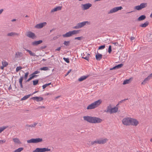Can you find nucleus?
<instances>
[{
	"label": "nucleus",
	"instance_id": "obj_19",
	"mask_svg": "<svg viewBox=\"0 0 152 152\" xmlns=\"http://www.w3.org/2000/svg\"><path fill=\"white\" fill-rule=\"evenodd\" d=\"M32 99L34 100H35L38 102L42 101L43 99V98L42 97H39L37 96L33 97L32 98Z\"/></svg>",
	"mask_w": 152,
	"mask_h": 152
},
{
	"label": "nucleus",
	"instance_id": "obj_10",
	"mask_svg": "<svg viewBox=\"0 0 152 152\" xmlns=\"http://www.w3.org/2000/svg\"><path fill=\"white\" fill-rule=\"evenodd\" d=\"M26 35L27 37L33 39L37 38V36L35 34L31 31L27 32Z\"/></svg>",
	"mask_w": 152,
	"mask_h": 152
},
{
	"label": "nucleus",
	"instance_id": "obj_56",
	"mask_svg": "<svg viewBox=\"0 0 152 152\" xmlns=\"http://www.w3.org/2000/svg\"><path fill=\"white\" fill-rule=\"evenodd\" d=\"M148 77L150 79L152 77V73L148 76Z\"/></svg>",
	"mask_w": 152,
	"mask_h": 152
},
{
	"label": "nucleus",
	"instance_id": "obj_44",
	"mask_svg": "<svg viewBox=\"0 0 152 152\" xmlns=\"http://www.w3.org/2000/svg\"><path fill=\"white\" fill-rule=\"evenodd\" d=\"M22 68L21 66H18L17 67L16 69V71L18 72L19 70L21 69Z\"/></svg>",
	"mask_w": 152,
	"mask_h": 152
},
{
	"label": "nucleus",
	"instance_id": "obj_61",
	"mask_svg": "<svg viewBox=\"0 0 152 152\" xmlns=\"http://www.w3.org/2000/svg\"><path fill=\"white\" fill-rule=\"evenodd\" d=\"M5 67L4 66H3L2 65V66H0V68L2 69L3 70L4 69V67Z\"/></svg>",
	"mask_w": 152,
	"mask_h": 152
},
{
	"label": "nucleus",
	"instance_id": "obj_26",
	"mask_svg": "<svg viewBox=\"0 0 152 152\" xmlns=\"http://www.w3.org/2000/svg\"><path fill=\"white\" fill-rule=\"evenodd\" d=\"M26 50L28 52L29 54L31 56H36V55L34 53H33L31 51L29 50H28V49H26ZM37 56V57H38V56Z\"/></svg>",
	"mask_w": 152,
	"mask_h": 152
},
{
	"label": "nucleus",
	"instance_id": "obj_5",
	"mask_svg": "<svg viewBox=\"0 0 152 152\" xmlns=\"http://www.w3.org/2000/svg\"><path fill=\"white\" fill-rule=\"evenodd\" d=\"M86 24L89 25L90 23L88 21H84L81 23H78L76 25L74 26L73 28L74 29H78L83 27Z\"/></svg>",
	"mask_w": 152,
	"mask_h": 152
},
{
	"label": "nucleus",
	"instance_id": "obj_29",
	"mask_svg": "<svg viewBox=\"0 0 152 152\" xmlns=\"http://www.w3.org/2000/svg\"><path fill=\"white\" fill-rule=\"evenodd\" d=\"M31 94H30L26 95L23 96L22 98L21 99V100H26L31 95Z\"/></svg>",
	"mask_w": 152,
	"mask_h": 152
},
{
	"label": "nucleus",
	"instance_id": "obj_11",
	"mask_svg": "<svg viewBox=\"0 0 152 152\" xmlns=\"http://www.w3.org/2000/svg\"><path fill=\"white\" fill-rule=\"evenodd\" d=\"M123 8L121 6L116 7L111 9L108 12L109 14L113 13L119 10H122Z\"/></svg>",
	"mask_w": 152,
	"mask_h": 152
},
{
	"label": "nucleus",
	"instance_id": "obj_62",
	"mask_svg": "<svg viewBox=\"0 0 152 152\" xmlns=\"http://www.w3.org/2000/svg\"><path fill=\"white\" fill-rule=\"evenodd\" d=\"M31 75H32V76H33V78L34 77H37V75H32V74Z\"/></svg>",
	"mask_w": 152,
	"mask_h": 152
},
{
	"label": "nucleus",
	"instance_id": "obj_47",
	"mask_svg": "<svg viewBox=\"0 0 152 152\" xmlns=\"http://www.w3.org/2000/svg\"><path fill=\"white\" fill-rule=\"evenodd\" d=\"M83 37H76L75 38V39H77L79 40H80L83 39Z\"/></svg>",
	"mask_w": 152,
	"mask_h": 152
},
{
	"label": "nucleus",
	"instance_id": "obj_64",
	"mask_svg": "<svg viewBox=\"0 0 152 152\" xmlns=\"http://www.w3.org/2000/svg\"><path fill=\"white\" fill-rule=\"evenodd\" d=\"M39 108H45V107L44 106H40Z\"/></svg>",
	"mask_w": 152,
	"mask_h": 152
},
{
	"label": "nucleus",
	"instance_id": "obj_38",
	"mask_svg": "<svg viewBox=\"0 0 152 152\" xmlns=\"http://www.w3.org/2000/svg\"><path fill=\"white\" fill-rule=\"evenodd\" d=\"M123 65L122 64H119L117 66H116V68L117 69H120L121 68Z\"/></svg>",
	"mask_w": 152,
	"mask_h": 152
},
{
	"label": "nucleus",
	"instance_id": "obj_45",
	"mask_svg": "<svg viewBox=\"0 0 152 152\" xmlns=\"http://www.w3.org/2000/svg\"><path fill=\"white\" fill-rule=\"evenodd\" d=\"M63 59L67 63L69 62V59L68 58H66L65 57H64Z\"/></svg>",
	"mask_w": 152,
	"mask_h": 152
},
{
	"label": "nucleus",
	"instance_id": "obj_7",
	"mask_svg": "<svg viewBox=\"0 0 152 152\" xmlns=\"http://www.w3.org/2000/svg\"><path fill=\"white\" fill-rule=\"evenodd\" d=\"M131 118H125L122 120V122L123 124L126 126H129L130 125Z\"/></svg>",
	"mask_w": 152,
	"mask_h": 152
},
{
	"label": "nucleus",
	"instance_id": "obj_54",
	"mask_svg": "<svg viewBox=\"0 0 152 152\" xmlns=\"http://www.w3.org/2000/svg\"><path fill=\"white\" fill-rule=\"evenodd\" d=\"M71 69H70L68 71V72H67V73H66V74L65 75V76L66 77V76H67L69 73L70 72H71Z\"/></svg>",
	"mask_w": 152,
	"mask_h": 152
},
{
	"label": "nucleus",
	"instance_id": "obj_32",
	"mask_svg": "<svg viewBox=\"0 0 152 152\" xmlns=\"http://www.w3.org/2000/svg\"><path fill=\"white\" fill-rule=\"evenodd\" d=\"M37 124V123H34V124H32L30 125H26V126L28 127H34Z\"/></svg>",
	"mask_w": 152,
	"mask_h": 152
},
{
	"label": "nucleus",
	"instance_id": "obj_34",
	"mask_svg": "<svg viewBox=\"0 0 152 152\" xmlns=\"http://www.w3.org/2000/svg\"><path fill=\"white\" fill-rule=\"evenodd\" d=\"M149 79V78L147 77L146 78H145L143 81L142 83V84L143 85H145L147 82V81H148Z\"/></svg>",
	"mask_w": 152,
	"mask_h": 152
},
{
	"label": "nucleus",
	"instance_id": "obj_58",
	"mask_svg": "<svg viewBox=\"0 0 152 152\" xmlns=\"http://www.w3.org/2000/svg\"><path fill=\"white\" fill-rule=\"evenodd\" d=\"M61 49V47H59L55 50V51H59Z\"/></svg>",
	"mask_w": 152,
	"mask_h": 152
},
{
	"label": "nucleus",
	"instance_id": "obj_42",
	"mask_svg": "<svg viewBox=\"0 0 152 152\" xmlns=\"http://www.w3.org/2000/svg\"><path fill=\"white\" fill-rule=\"evenodd\" d=\"M28 74H29V72H26L24 76V77H23V78H24V79L25 80H26L28 76Z\"/></svg>",
	"mask_w": 152,
	"mask_h": 152
},
{
	"label": "nucleus",
	"instance_id": "obj_22",
	"mask_svg": "<svg viewBox=\"0 0 152 152\" xmlns=\"http://www.w3.org/2000/svg\"><path fill=\"white\" fill-rule=\"evenodd\" d=\"M23 56L22 53L20 52H18L16 53L15 55V58H20L21 57Z\"/></svg>",
	"mask_w": 152,
	"mask_h": 152
},
{
	"label": "nucleus",
	"instance_id": "obj_49",
	"mask_svg": "<svg viewBox=\"0 0 152 152\" xmlns=\"http://www.w3.org/2000/svg\"><path fill=\"white\" fill-rule=\"evenodd\" d=\"M33 78V76H31L30 78H29L26 81V82H29L31 79Z\"/></svg>",
	"mask_w": 152,
	"mask_h": 152
},
{
	"label": "nucleus",
	"instance_id": "obj_33",
	"mask_svg": "<svg viewBox=\"0 0 152 152\" xmlns=\"http://www.w3.org/2000/svg\"><path fill=\"white\" fill-rule=\"evenodd\" d=\"M130 81H131L130 79H129L126 80H124L123 82V85H125L126 84L129 83L130 82Z\"/></svg>",
	"mask_w": 152,
	"mask_h": 152
},
{
	"label": "nucleus",
	"instance_id": "obj_40",
	"mask_svg": "<svg viewBox=\"0 0 152 152\" xmlns=\"http://www.w3.org/2000/svg\"><path fill=\"white\" fill-rule=\"evenodd\" d=\"M38 82H39V80H33V85L34 86L36 85H37L38 83Z\"/></svg>",
	"mask_w": 152,
	"mask_h": 152
},
{
	"label": "nucleus",
	"instance_id": "obj_35",
	"mask_svg": "<svg viewBox=\"0 0 152 152\" xmlns=\"http://www.w3.org/2000/svg\"><path fill=\"white\" fill-rule=\"evenodd\" d=\"M23 149V148L21 147L20 148L16 150H15L13 152H20L22 151Z\"/></svg>",
	"mask_w": 152,
	"mask_h": 152
},
{
	"label": "nucleus",
	"instance_id": "obj_14",
	"mask_svg": "<svg viewBox=\"0 0 152 152\" xmlns=\"http://www.w3.org/2000/svg\"><path fill=\"white\" fill-rule=\"evenodd\" d=\"M83 9L84 10H87L91 7L92 4L90 3H87L82 5Z\"/></svg>",
	"mask_w": 152,
	"mask_h": 152
},
{
	"label": "nucleus",
	"instance_id": "obj_20",
	"mask_svg": "<svg viewBox=\"0 0 152 152\" xmlns=\"http://www.w3.org/2000/svg\"><path fill=\"white\" fill-rule=\"evenodd\" d=\"M112 107L110 105L107 106V110H104V112L106 113H110L111 114L112 110Z\"/></svg>",
	"mask_w": 152,
	"mask_h": 152
},
{
	"label": "nucleus",
	"instance_id": "obj_39",
	"mask_svg": "<svg viewBox=\"0 0 152 152\" xmlns=\"http://www.w3.org/2000/svg\"><path fill=\"white\" fill-rule=\"evenodd\" d=\"M51 84V83H46L44 85L42 86V88L43 89H44L46 87H47L48 86L50 85Z\"/></svg>",
	"mask_w": 152,
	"mask_h": 152
},
{
	"label": "nucleus",
	"instance_id": "obj_1",
	"mask_svg": "<svg viewBox=\"0 0 152 152\" xmlns=\"http://www.w3.org/2000/svg\"><path fill=\"white\" fill-rule=\"evenodd\" d=\"M83 118L84 120L91 123H100L102 120L98 117L90 116H84Z\"/></svg>",
	"mask_w": 152,
	"mask_h": 152
},
{
	"label": "nucleus",
	"instance_id": "obj_4",
	"mask_svg": "<svg viewBox=\"0 0 152 152\" xmlns=\"http://www.w3.org/2000/svg\"><path fill=\"white\" fill-rule=\"evenodd\" d=\"M86 24L89 25L90 23L88 21H84L81 23H78L76 25L74 26L73 28L74 29H78L83 27Z\"/></svg>",
	"mask_w": 152,
	"mask_h": 152
},
{
	"label": "nucleus",
	"instance_id": "obj_51",
	"mask_svg": "<svg viewBox=\"0 0 152 152\" xmlns=\"http://www.w3.org/2000/svg\"><path fill=\"white\" fill-rule=\"evenodd\" d=\"M95 142H95L96 144H100L99 139L95 140Z\"/></svg>",
	"mask_w": 152,
	"mask_h": 152
},
{
	"label": "nucleus",
	"instance_id": "obj_50",
	"mask_svg": "<svg viewBox=\"0 0 152 152\" xmlns=\"http://www.w3.org/2000/svg\"><path fill=\"white\" fill-rule=\"evenodd\" d=\"M6 140H0V144H2L4 143L5 142Z\"/></svg>",
	"mask_w": 152,
	"mask_h": 152
},
{
	"label": "nucleus",
	"instance_id": "obj_25",
	"mask_svg": "<svg viewBox=\"0 0 152 152\" xmlns=\"http://www.w3.org/2000/svg\"><path fill=\"white\" fill-rule=\"evenodd\" d=\"M118 110V107H115L112 108L111 112V114L115 113L117 112Z\"/></svg>",
	"mask_w": 152,
	"mask_h": 152
},
{
	"label": "nucleus",
	"instance_id": "obj_9",
	"mask_svg": "<svg viewBox=\"0 0 152 152\" xmlns=\"http://www.w3.org/2000/svg\"><path fill=\"white\" fill-rule=\"evenodd\" d=\"M147 6V4L146 3H142L140 5L135 6L134 9L138 10H140L142 9L145 7Z\"/></svg>",
	"mask_w": 152,
	"mask_h": 152
},
{
	"label": "nucleus",
	"instance_id": "obj_18",
	"mask_svg": "<svg viewBox=\"0 0 152 152\" xmlns=\"http://www.w3.org/2000/svg\"><path fill=\"white\" fill-rule=\"evenodd\" d=\"M95 57L97 61H99L102 58V55L97 52V54L96 55Z\"/></svg>",
	"mask_w": 152,
	"mask_h": 152
},
{
	"label": "nucleus",
	"instance_id": "obj_55",
	"mask_svg": "<svg viewBox=\"0 0 152 152\" xmlns=\"http://www.w3.org/2000/svg\"><path fill=\"white\" fill-rule=\"evenodd\" d=\"M56 11L55 10V8H54L53 9L51 10V11H50V12L52 13L53 12H56Z\"/></svg>",
	"mask_w": 152,
	"mask_h": 152
},
{
	"label": "nucleus",
	"instance_id": "obj_21",
	"mask_svg": "<svg viewBox=\"0 0 152 152\" xmlns=\"http://www.w3.org/2000/svg\"><path fill=\"white\" fill-rule=\"evenodd\" d=\"M100 144H104L106 143L108 140L106 138L99 139Z\"/></svg>",
	"mask_w": 152,
	"mask_h": 152
},
{
	"label": "nucleus",
	"instance_id": "obj_2",
	"mask_svg": "<svg viewBox=\"0 0 152 152\" xmlns=\"http://www.w3.org/2000/svg\"><path fill=\"white\" fill-rule=\"evenodd\" d=\"M102 102V100L99 99L88 105L87 109L88 110H90L97 107L100 105Z\"/></svg>",
	"mask_w": 152,
	"mask_h": 152
},
{
	"label": "nucleus",
	"instance_id": "obj_36",
	"mask_svg": "<svg viewBox=\"0 0 152 152\" xmlns=\"http://www.w3.org/2000/svg\"><path fill=\"white\" fill-rule=\"evenodd\" d=\"M63 44L66 46H68L69 45L70 41H65L64 42Z\"/></svg>",
	"mask_w": 152,
	"mask_h": 152
},
{
	"label": "nucleus",
	"instance_id": "obj_13",
	"mask_svg": "<svg viewBox=\"0 0 152 152\" xmlns=\"http://www.w3.org/2000/svg\"><path fill=\"white\" fill-rule=\"evenodd\" d=\"M131 121L130 125L136 126L139 124L138 121L136 119L131 118Z\"/></svg>",
	"mask_w": 152,
	"mask_h": 152
},
{
	"label": "nucleus",
	"instance_id": "obj_6",
	"mask_svg": "<svg viewBox=\"0 0 152 152\" xmlns=\"http://www.w3.org/2000/svg\"><path fill=\"white\" fill-rule=\"evenodd\" d=\"M42 139L41 138H32L27 140L28 143H37L41 142L42 141Z\"/></svg>",
	"mask_w": 152,
	"mask_h": 152
},
{
	"label": "nucleus",
	"instance_id": "obj_63",
	"mask_svg": "<svg viewBox=\"0 0 152 152\" xmlns=\"http://www.w3.org/2000/svg\"><path fill=\"white\" fill-rule=\"evenodd\" d=\"M95 142V141H92V142H91V144L92 145H93L94 144H95V143L94 142Z\"/></svg>",
	"mask_w": 152,
	"mask_h": 152
},
{
	"label": "nucleus",
	"instance_id": "obj_8",
	"mask_svg": "<svg viewBox=\"0 0 152 152\" xmlns=\"http://www.w3.org/2000/svg\"><path fill=\"white\" fill-rule=\"evenodd\" d=\"M50 151V149L46 148H37L33 151V152H45Z\"/></svg>",
	"mask_w": 152,
	"mask_h": 152
},
{
	"label": "nucleus",
	"instance_id": "obj_41",
	"mask_svg": "<svg viewBox=\"0 0 152 152\" xmlns=\"http://www.w3.org/2000/svg\"><path fill=\"white\" fill-rule=\"evenodd\" d=\"M62 8V7L61 6H58L55 8V10L56 11H57L58 10H61Z\"/></svg>",
	"mask_w": 152,
	"mask_h": 152
},
{
	"label": "nucleus",
	"instance_id": "obj_3",
	"mask_svg": "<svg viewBox=\"0 0 152 152\" xmlns=\"http://www.w3.org/2000/svg\"><path fill=\"white\" fill-rule=\"evenodd\" d=\"M79 32V30H73L69 31L65 34H63L62 36L64 37H68L73 35L76 34Z\"/></svg>",
	"mask_w": 152,
	"mask_h": 152
},
{
	"label": "nucleus",
	"instance_id": "obj_53",
	"mask_svg": "<svg viewBox=\"0 0 152 152\" xmlns=\"http://www.w3.org/2000/svg\"><path fill=\"white\" fill-rule=\"evenodd\" d=\"M39 71H35L32 74V75H35L39 73Z\"/></svg>",
	"mask_w": 152,
	"mask_h": 152
},
{
	"label": "nucleus",
	"instance_id": "obj_60",
	"mask_svg": "<svg viewBox=\"0 0 152 152\" xmlns=\"http://www.w3.org/2000/svg\"><path fill=\"white\" fill-rule=\"evenodd\" d=\"M4 11L3 9H1L0 10V15Z\"/></svg>",
	"mask_w": 152,
	"mask_h": 152
},
{
	"label": "nucleus",
	"instance_id": "obj_37",
	"mask_svg": "<svg viewBox=\"0 0 152 152\" xmlns=\"http://www.w3.org/2000/svg\"><path fill=\"white\" fill-rule=\"evenodd\" d=\"M40 69L41 70L46 71L48 70L49 69V68L48 67H43L42 68H41Z\"/></svg>",
	"mask_w": 152,
	"mask_h": 152
},
{
	"label": "nucleus",
	"instance_id": "obj_43",
	"mask_svg": "<svg viewBox=\"0 0 152 152\" xmlns=\"http://www.w3.org/2000/svg\"><path fill=\"white\" fill-rule=\"evenodd\" d=\"M82 58L86 59L87 61H89V57L85 56V55H83V56L82 57Z\"/></svg>",
	"mask_w": 152,
	"mask_h": 152
},
{
	"label": "nucleus",
	"instance_id": "obj_30",
	"mask_svg": "<svg viewBox=\"0 0 152 152\" xmlns=\"http://www.w3.org/2000/svg\"><path fill=\"white\" fill-rule=\"evenodd\" d=\"M146 18V16L144 15H142L138 18V20L141 21L144 20Z\"/></svg>",
	"mask_w": 152,
	"mask_h": 152
},
{
	"label": "nucleus",
	"instance_id": "obj_31",
	"mask_svg": "<svg viewBox=\"0 0 152 152\" xmlns=\"http://www.w3.org/2000/svg\"><path fill=\"white\" fill-rule=\"evenodd\" d=\"M2 64L5 67H6L8 65V63L6 61L4 60L2 61Z\"/></svg>",
	"mask_w": 152,
	"mask_h": 152
},
{
	"label": "nucleus",
	"instance_id": "obj_52",
	"mask_svg": "<svg viewBox=\"0 0 152 152\" xmlns=\"http://www.w3.org/2000/svg\"><path fill=\"white\" fill-rule=\"evenodd\" d=\"M5 128L4 127H0V133H1L5 129Z\"/></svg>",
	"mask_w": 152,
	"mask_h": 152
},
{
	"label": "nucleus",
	"instance_id": "obj_24",
	"mask_svg": "<svg viewBox=\"0 0 152 152\" xmlns=\"http://www.w3.org/2000/svg\"><path fill=\"white\" fill-rule=\"evenodd\" d=\"M13 140L15 143L18 144H21V142L17 138H13Z\"/></svg>",
	"mask_w": 152,
	"mask_h": 152
},
{
	"label": "nucleus",
	"instance_id": "obj_46",
	"mask_svg": "<svg viewBox=\"0 0 152 152\" xmlns=\"http://www.w3.org/2000/svg\"><path fill=\"white\" fill-rule=\"evenodd\" d=\"M105 47V45H102V46H99V47L98 49L99 50L103 49Z\"/></svg>",
	"mask_w": 152,
	"mask_h": 152
},
{
	"label": "nucleus",
	"instance_id": "obj_16",
	"mask_svg": "<svg viewBox=\"0 0 152 152\" xmlns=\"http://www.w3.org/2000/svg\"><path fill=\"white\" fill-rule=\"evenodd\" d=\"M19 35V34L15 32H11L8 33L7 36L8 37H13L15 36H18Z\"/></svg>",
	"mask_w": 152,
	"mask_h": 152
},
{
	"label": "nucleus",
	"instance_id": "obj_12",
	"mask_svg": "<svg viewBox=\"0 0 152 152\" xmlns=\"http://www.w3.org/2000/svg\"><path fill=\"white\" fill-rule=\"evenodd\" d=\"M123 8L121 6L116 7L111 9L108 12L109 14L113 13L119 10H122Z\"/></svg>",
	"mask_w": 152,
	"mask_h": 152
},
{
	"label": "nucleus",
	"instance_id": "obj_17",
	"mask_svg": "<svg viewBox=\"0 0 152 152\" xmlns=\"http://www.w3.org/2000/svg\"><path fill=\"white\" fill-rule=\"evenodd\" d=\"M42 40L34 41L32 42V45L34 46H36L42 43Z\"/></svg>",
	"mask_w": 152,
	"mask_h": 152
},
{
	"label": "nucleus",
	"instance_id": "obj_48",
	"mask_svg": "<svg viewBox=\"0 0 152 152\" xmlns=\"http://www.w3.org/2000/svg\"><path fill=\"white\" fill-rule=\"evenodd\" d=\"M112 51V48L111 45H110L108 49V52L110 53Z\"/></svg>",
	"mask_w": 152,
	"mask_h": 152
},
{
	"label": "nucleus",
	"instance_id": "obj_15",
	"mask_svg": "<svg viewBox=\"0 0 152 152\" xmlns=\"http://www.w3.org/2000/svg\"><path fill=\"white\" fill-rule=\"evenodd\" d=\"M46 22H43L37 24L35 26V28H41L46 24Z\"/></svg>",
	"mask_w": 152,
	"mask_h": 152
},
{
	"label": "nucleus",
	"instance_id": "obj_23",
	"mask_svg": "<svg viewBox=\"0 0 152 152\" xmlns=\"http://www.w3.org/2000/svg\"><path fill=\"white\" fill-rule=\"evenodd\" d=\"M23 79V77L21 76L20 77V78L19 79V83L20 85V87L22 88H23V85L22 82Z\"/></svg>",
	"mask_w": 152,
	"mask_h": 152
},
{
	"label": "nucleus",
	"instance_id": "obj_59",
	"mask_svg": "<svg viewBox=\"0 0 152 152\" xmlns=\"http://www.w3.org/2000/svg\"><path fill=\"white\" fill-rule=\"evenodd\" d=\"M115 69H117L116 68V67L115 66H114V67H113L112 68H111L110 69V70H112Z\"/></svg>",
	"mask_w": 152,
	"mask_h": 152
},
{
	"label": "nucleus",
	"instance_id": "obj_57",
	"mask_svg": "<svg viewBox=\"0 0 152 152\" xmlns=\"http://www.w3.org/2000/svg\"><path fill=\"white\" fill-rule=\"evenodd\" d=\"M113 44L116 46H118V43L116 42H113Z\"/></svg>",
	"mask_w": 152,
	"mask_h": 152
},
{
	"label": "nucleus",
	"instance_id": "obj_27",
	"mask_svg": "<svg viewBox=\"0 0 152 152\" xmlns=\"http://www.w3.org/2000/svg\"><path fill=\"white\" fill-rule=\"evenodd\" d=\"M88 77V76H83L81 77L78 79V80L80 82H81L86 79Z\"/></svg>",
	"mask_w": 152,
	"mask_h": 152
},
{
	"label": "nucleus",
	"instance_id": "obj_28",
	"mask_svg": "<svg viewBox=\"0 0 152 152\" xmlns=\"http://www.w3.org/2000/svg\"><path fill=\"white\" fill-rule=\"evenodd\" d=\"M148 21H146L144 23L141 24L140 25V26L142 27L145 28L148 25Z\"/></svg>",
	"mask_w": 152,
	"mask_h": 152
}]
</instances>
